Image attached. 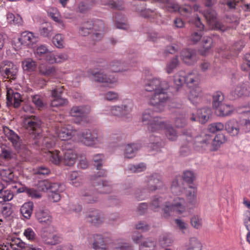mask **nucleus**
I'll list each match as a JSON object with an SVG mask.
<instances>
[{
  "mask_svg": "<svg viewBox=\"0 0 250 250\" xmlns=\"http://www.w3.org/2000/svg\"><path fill=\"white\" fill-rule=\"evenodd\" d=\"M166 123L158 117L153 118V121L148 125V129L151 132H156L166 127Z\"/></svg>",
  "mask_w": 250,
  "mask_h": 250,
  "instance_id": "nucleus-27",
  "label": "nucleus"
},
{
  "mask_svg": "<svg viewBox=\"0 0 250 250\" xmlns=\"http://www.w3.org/2000/svg\"><path fill=\"white\" fill-rule=\"evenodd\" d=\"M64 190V186L58 183H50L48 193L61 192Z\"/></svg>",
  "mask_w": 250,
  "mask_h": 250,
  "instance_id": "nucleus-58",
  "label": "nucleus"
},
{
  "mask_svg": "<svg viewBox=\"0 0 250 250\" xmlns=\"http://www.w3.org/2000/svg\"><path fill=\"white\" fill-rule=\"evenodd\" d=\"M24 124L29 131L30 138L28 144L31 147L45 153L55 145V142L50 138L42 139L41 121L38 117L28 116L25 119Z\"/></svg>",
  "mask_w": 250,
  "mask_h": 250,
  "instance_id": "nucleus-2",
  "label": "nucleus"
},
{
  "mask_svg": "<svg viewBox=\"0 0 250 250\" xmlns=\"http://www.w3.org/2000/svg\"><path fill=\"white\" fill-rule=\"evenodd\" d=\"M164 129H166L165 133L168 139L173 141L176 139L177 132L173 127L166 125V127Z\"/></svg>",
  "mask_w": 250,
  "mask_h": 250,
  "instance_id": "nucleus-49",
  "label": "nucleus"
},
{
  "mask_svg": "<svg viewBox=\"0 0 250 250\" xmlns=\"http://www.w3.org/2000/svg\"><path fill=\"white\" fill-rule=\"evenodd\" d=\"M80 141L86 146L93 145L97 143L101 142L102 140L97 136L96 133H92L88 129H85L78 134Z\"/></svg>",
  "mask_w": 250,
  "mask_h": 250,
  "instance_id": "nucleus-11",
  "label": "nucleus"
},
{
  "mask_svg": "<svg viewBox=\"0 0 250 250\" xmlns=\"http://www.w3.org/2000/svg\"><path fill=\"white\" fill-rule=\"evenodd\" d=\"M18 40L21 44L29 47L32 46L38 41V38L33 35V33L28 31L22 32Z\"/></svg>",
  "mask_w": 250,
  "mask_h": 250,
  "instance_id": "nucleus-21",
  "label": "nucleus"
},
{
  "mask_svg": "<svg viewBox=\"0 0 250 250\" xmlns=\"http://www.w3.org/2000/svg\"><path fill=\"white\" fill-rule=\"evenodd\" d=\"M35 215L38 222L42 225H50L52 223V216L47 209L40 208L36 209Z\"/></svg>",
  "mask_w": 250,
  "mask_h": 250,
  "instance_id": "nucleus-14",
  "label": "nucleus"
},
{
  "mask_svg": "<svg viewBox=\"0 0 250 250\" xmlns=\"http://www.w3.org/2000/svg\"><path fill=\"white\" fill-rule=\"evenodd\" d=\"M37 63L31 58H27L22 62V67L24 71L32 72L36 70Z\"/></svg>",
  "mask_w": 250,
  "mask_h": 250,
  "instance_id": "nucleus-37",
  "label": "nucleus"
},
{
  "mask_svg": "<svg viewBox=\"0 0 250 250\" xmlns=\"http://www.w3.org/2000/svg\"><path fill=\"white\" fill-rule=\"evenodd\" d=\"M92 247L95 250H106V245L104 237L101 234H94Z\"/></svg>",
  "mask_w": 250,
  "mask_h": 250,
  "instance_id": "nucleus-26",
  "label": "nucleus"
},
{
  "mask_svg": "<svg viewBox=\"0 0 250 250\" xmlns=\"http://www.w3.org/2000/svg\"><path fill=\"white\" fill-rule=\"evenodd\" d=\"M183 61L187 65H193L198 60L196 51L192 49H184L181 52Z\"/></svg>",
  "mask_w": 250,
  "mask_h": 250,
  "instance_id": "nucleus-16",
  "label": "nucleus"
},
{
  "mask_svg": "<svg viewBox=\"0 0 250 250\" xmlns=\"http://www.w3.org/2000/svg\"><path fill=\"white\" fill-rule=\"evenodd\" d=\"M178 8L173 12L178 11L179 13L184 16H187L191 14L192 9V8L186 5L185 7H181L177 4Z\"/></svg>",
  "mask_w": 250,
  "mask_h": 250,
  "instance_id": "nucleus-64",
  "label": "nucleus"
},
{
  "mask_svg": "<svg viewBox=\"0 0 250 250\" xmlns=\"http://www.w3.org/2000/svg\"><path fill=\"white\" fill-rule=\"evenodd\" d=\"M149 140L151 145L150 147L153 149L158 150L161 147L162 141L160 138L151 135L149 137Z\"/></svg>",
  "mask_w": 250,
  "mask_h": 250,
  "instance_id": "nucleus-50",
  "label": "nucleus"
},
{
  "mask_svg": "<svg viewBox=\"0 0 250 250\" xmlns=\"http://www.w3.org/2000/svg\"><path fill=\"white\" fill-rule=\"evenodd\" d=\"M38 71L40 75L49 77L55 75L56 73L55 67L42 63L38 67Z\"/></svg>",
  "mask_w": 250,
  "mask_h": 250,
  "instance_id": "nucleus-29",
  "label": "nucleus"
},
{
  "mask_svg": "<svg viewBox=\"0 0 250 250\" xmlns=\"http://www.w3.org/2000/svg\"><path fill=\"white\" fill-rule=\"evenodd\" d=\"M106 170L102 169L97 173L93 174L90 177V181L92 185L94 187H97L98 190L102 194L109 193L112 190L111 182L101 179V177L106 176Z\"/></svg>",
  "mask_w": 250,
  "mask_h": 250,
  "instance_id": "nucleus-3",
  "label": "nucleus"
},
{
  "mask_svg": "<svg viewBox=\"0 0 250 250\" xmlns=\"http://www.w3.org/2000/svg\"><path fill=\"white\" fill-rule=\"evenodd\" d=\"M156 246L155 240L152 238H148L141 243L139 250H153Z\"/></svg>",
  "mask_w": 250,
  "mask_h": 250,
  "instance_id": "nucleus-41",
  "label": "nucleus"
},
{
  "mask_svg": "<svg viewBox=\"0 0 250 250\" xmlns=\"http://www.w3.org/2000/svg\"><path fill=\"white\" fill-rule=\"evenodd\" d=\"M46 156L49 159V160L55 165H59L61 162H62V155L60 154V152L55 150L52 151L48 150L47 152H45Z\"/></svg>",
  "mask_w": 250,
  "mask_h": 250,
  "instance_id": "nucleus-36",
  "label": "nucleus"
},
{
  "mask_svg": "<svg viewBox=\"0 0 250 250\" xmlns=\"http://www.w3.org/2000/svg\"><path fill=\"white\" fill-rule=\"evenodd\" d=\"M89 108L85 105L74 106L72 107L70 111V115L76 119H78V123L80 121L85 119L86 115L89 113Z\"/></svg>",
  "mask_w": 250,
  "mask_h": 250,
  "instance_id": "nucleus-17",
  "label": "nucleus"
},
{
  "mask_svg": "<svg viewBox=\"0 0 250 250\" xmlns=\"http://www.w3.org/2000/svg\"><path fill=\"white\" fill-rule=\"evenodd\" d=\"M158 1L165 4L167 11L173 12L178 8L177 4L173 2L171 0H157Z\"/></svg>",
  "mask_w": 250,
  "mask_h": 250,
  "instance_id": "nucleus-55",
  "label": "nucleus"
},
{
  "mask_svg": "<svg viewBox=\"0 0 250 250\" xmlns=\"http://www.w3.org/2000/svg\"><path fill=\"white\" fill-rule=\"evenodd\" d=\"M13 198L12 192L9 190H3L0 194V203L11 200Z\"/></svg>",
  "mask_w": 250,
  "mask_h": 250,
  "instance_id": "nucleus-52",
  "label": "nucleus"
},
{
  "mask_svg": "<svg viewBox=\"0 0 250 250\" xmlns=\"http://www.w3.org/2000/svg\"><path fill=\"white\" fill-rule=\"evenodd\" d=\"M93 6L94 2L93 1H82L78 3L77 11L80 13H85L91 10Z\"/></svg>",
  "mask_w": 250,
  "mask_h": 250,
  "instance_id": "nucleus-34",
  "label": "nucleus"
},
{
  "mask_svg": "<svg viewBox=\"0 0 250 250\" xmlns=\"http://www.w3.org/2000/svg\"><path fill=\"white\" fill-rule=\"evenodd\" d=\"M213 40L209 37H205L202 40L203 48L200 50V54L206 56L212 47Z\"/></svg>",
  "mask_w": 250,
  "mask_h": 250,
  "instance_id": "nucleus-42",
  "label": "nucleus"
},
{
  "mask_svg": "<svg viewBox=\"0 0 250 250\" xmlns=\"http://www.w3.org/2000/svg\"><path fill=\"white\" fill-rule=\"evenodd\" d=\"M185 74L184 72H180L176 74L174 77V82L178 86H181L186 83Z\"/></svg>",
  "mask_w": 250,
  "mask_h": 250,
  "instance_id": "nucleus-61",
  "label": "nucleus"
},
{
  "mask_svg": "<svg viewBox=\"0 0 250 250\" xmlns=\"http://www.w3.org/2000/svg\"><path fill=\"white\" fill-rule=\"evenodd\" d=\"M0 74L10 82L16 81L18 75V68L11 62L2 61L0 63Z\"/></svg>",
  "mask_w": 250,
  "mask_h": 250,
  "instance_id": "nucleus-4",
  "label": "nucleus"
},
{
  "mask_svg": "<svg viewBox=\"0 0 250 250\" xmlns=\"http://www.w3.org/2000/svg\"><path fill=\"white\" fill-rule=\"evenodd\" d=\"M185 187L183 180L180 177H176L172 181L171 190L172 193L176 195L181 194L184 191Z\"/></svg>",
  "mask_w": 250,
  "mask_h": 250,
  "instance_id": "nucleus-25",
  "label": "nucleus"
},
{
  "mask_svg": "<svg viewBox=\"0 0 250 250\" xmlns=\"http://www.w3.org/2000/svg\"><path fill=\"white\" fill-rule=\"evenodd\" d=\"M3 130L5 135L12 143L16 149L19 150L21 148H25L24 146H21V140L14 131L6 126L3 127Z\"/></svg>",
  "mask_w": 250,
  "mask_h": 250,
  "instance_id": "nucleus-15",
  "label": "nucleus"
},
{
  "mask_svg": "<svg viewBox=\"0 0 250 250\" xmlns=\"http://www.w3.org/2000/svg\"><path fill=\"white\" fill-rule=\"evenodd\" d=\"M92 23L93 34L92 39L95 41H100L104 33V23L101 20H89Z\"/></svg>",
  "mask_w": 250,
  "mask_h": 250,
  "instance_id": "nucleus-12",
  "label": "nucleus"
},
{
  "mask_svg": "<svg viewBox=\"0 0 250 250\" xmlns=\"http://www.w3.org/2000/svg\"><path fill=\"white\" fill-rule=\"evenodd\" d=\"M224 97L223 93L219 91L215 92L213 95L212 106L214 109L218 108L221 105L223 104V101Z\"/></svg>",
  "mask_w": 250,
  "mask_h": 250,
  "instance_id": "nucleus-46",
  "label": "nucleus"
},
{
  "mask_svg": "<svg viewBox=\"0 0 250 250\" xmlns=\"http://www.w3.org/2000/svg\"><path fill=\"white\" fill-rule=\"evenodd\" d=\"M202 95V90L199 87H196L191 89L188 95V99L193 104L198 102Z\"/></svg>",
  "mask_w": 250,
  "mask_h": 250,
  "instance_id": "nucleus-43",
  "label": "nucleus"
},
{
  "mask_svg": "<svg viewBox=\"0 0 250 250\" xmlns=\"http://www.w3.org/2000/svg\"><path fill=\"white\" fill-rule=\"evenodd\" d=\"M202 248L201 243L196 237L190 238L186 245V250H202Z\"/></svg>",
  "mask_w": 250,
  "mask_h": 250,
  "instance_id": "nucleus-40",
  "label": "nucleus"
},
{
  "mask_svg": "<svg viewBox=\"0 0 250 250\" xmlns=\"http://www.w3.org/2000/svg\"><path fill=\"white\" fill-rule=\"evenodd\" d=\"M225 127V125L220 122L214 123L210 124L208 126V131L212 133L216 131L222 130Z\"/></svg>",
  "mask_w": 250,
  "mask_h": 250,
  "instance_id": "nucleus-56",
  "label": "nucleus"
},
{
  "mask_svg": "<svg viewBox=\"0 0 250 250\" xmlns=\"http://www.w3.org/2000/svg\"><path fill=\"white\" fill-rule=\"evenodd\" d=\"M92 25V22H90V21H84L80 27L79 33L83 36H86L91 34V37L92 38L93 34Z\"/></svg>",
  "mask_w": 250,
  "mask_h": 250,
  "instance_id": "nucleus-39",
  "label": "nucleus"
},
{
  "mask_svg": "<svg viewBox=\"0 0 250 250\" xmlns=\"http://www.w3.org/2000/svg\"><path fill=\"white\" fill-rule=\"evenodd\" d=\"M103 160L104 156L102 154H98L94 156L93 158V165L97 169H101V167L103 165Z\"/></svg>",
  "mask_w": 250,
  "mask_h": 250,
  "instance_id": "nucleus-63",
  "label": "nucleus"
},
{
  "mask_svg": "<svg viewBox=\"0 0 250 250\" xmlns=\"http://www.w3.org/2000/svg\"><path fill=\"white\" fill-rule=\"evenodd\" d=\"M141 146L138 144H130L126 146L125 150V156L127 158H132L135 156L136 152L140 149Z\"/></svg>",
  "mask_w": 250,
  "mask_h": 250,
  "instance_id": "nucleus-35",
  "label": "nucleus"
},
{
  "mask_svg": "<svg viewBox=\"0 0 250 250\" xmlns=\"http://www.w3.org/2000/svg\"><path fill=\"white\" fill-rule=\"evenodd\" d=\"M245 125L249 126L248 129L245 130L242 128V124H240L236 120L232 119L226 123L225 128L230 136H238L241 131L244 130V132H247L250 129V121L246 120Z\"/></svg>",
  "mask_w": 250,
  "mask_h": 250,
  "instance_id": "nucleus-8",
  "label": "nucleus"
},
{
  "mask_svg": "<svg viewBox=\"0 0 250 250\" xmlns=\"http://www.w3.org/2000/svg\"><path fill=\"white\" fill-rule=\"evenodd\" d=\"M249 94L247 86L242 83L238 84L234 89L231 91L230 96L232 100H234L242 96H248Z\"/></svg>",
  "mask_w": 250,
  "mask_h": 250,
  "instance_id": "nucleus-22",
  "label": "nucleus"
},
{
  "mask_svg": "<svg viewBox=\"0 0 250 250\" xmlns=\"http://www.w3.org/2000/svg\"><path fill=\"white\" fill-rule=\"evenodd\" d=\"M145 186L148 192H153L160 189L163 186L161 176L157 173H153L146 177Z\"/></svg>",
  "mask_w": 250,
  "mask_h": 250,
  "instance_id": "nucleus-9",
  "label": "nucleus"
},
{
  "mask_svg": "<svg viewBox=\"0 0 250 250\" xmlns=\"http://www.w3.org/2000/svg\"><path fill=\"white\" fill-rule=\"evenodd\" d=\"M169 87V84L167 81H161L157 78L150 79L146 83V90L154 92L149 99V104L153 106L154 111L161 112L165 110L167 103L170 99L167 92Z\"/></svg>",
  "mask_w": 250,
  "mask_h": 250,
  "instance_id": "nucleus-1",
  "label": "nucleus"
},
{
  "mask_svg": "<svg viewBox=\"0 0 250 250\" xmlns=\"http://www.w3.org/2000/svg\"><path fill=\"white\" fill-rule=\"evenodd\" d=\"M233 111L232 107L223 104L216 109V112L221 116H227L230 115Z\"/></svg>",
  "mask_w": 250,
  "mask_h": 250,
  "instance_id": "nucleus-45",
  "label": "nucleus"
},
{
  "mask_svg": "<svg viewBox=\"0 0 250 250\" xmlns=\"http://www.w3.org/2000/svg\"><path fill=\"white\" fill-rule=\"evenodd\" d=\"M52 42L57 48H62L63 47V37L62 34L56 35L52 39Z\"/></svg>",
  "mask_w": 250,
  "mask_h": 250,
  "instance_id": "nucleus-53",
  "label": "nucleus"
},
{
  "mask_svg": "<svg viewBox=\"0 0 250 250\" xmlns=\"http://www.w3.org/2000/svg\"><path fill=\"white\" fill-rule=\"evenodd\" d=\"M19 186L17 193L26 192L28 196L34 198H40L41 197V194L34 188H28L21 184H19Z\"/></svg>",
  "mask_w": 250,
  "mask_h": 250,
  "instance_id": "nucleus-31",
  "label": "nucleus"
},
{
  "mask_svg": "<svg viewBox=\"0 0 250 250\" xmlns=\"http://www.w3.org/2000/svg\"><path fill=\"white\" fill-rule=\"evenodd\" d=\"M26 244L19 238H14L11 239L10 246L14 250H24Z\"/></svg>",
  "mask_w": 250,
  "mask_h": 250,
  "instance_id": "nucleus-47",
  "label": "nucleus"
},
{
  "mask_svg": "<svg viewBox=\"0 0 250 250\" xmlns=\"http://www.w3.org/2000/svg\"><path fill=\"white\" fill-rule=\"evenodd\" d=\"M0 175L2 180L7 183H15L17 180L13 171L10 169H2L0 171Z\"/></svg>",
  "mask_w": 250,
  "mask_h": 250,
  "instance_id": "nucleus-33",
  "label": "nucleus"
},
{
  "mask_svg": "<svg viewBox=\"0 0 250 250\" xmlns=\"http://www.w3.org/2000/svg\"><path fill=\"white\" fill-rule=\"evenodd\" d=\"M173 241L169 235L167 234H163L160 236V243L163 247H166L170 246Z\"/></svg>",
  "mask_w": 250,
  "mask_h": 250,
  "instance_id": "nucleus-59",
  "label": "nucleus"
},
{
  "mask_svg": "<svg viewBox=\"0 0 250 250\" xmlns=\"http://www.w3.org/2000/svg\"><path fill=\"white\" fill-rule=\"evenodd\" d=\"M39 191H48L50 186V182L47 180H41L36 185Z\"/></svg>",
  "mask_w": 250,
  "mask_h": 250,
  "instance_id": "nucleus-62",
  "label": "nucleus"
},
{
  "mask_svg": "<svg viewBox=\"0 0 250 250\" xmlns=\"http://www.w3.org/2000/svg\"><path fill=\"white\" fill-rule=\"evenodd\" d=\"M41 237L45 243L51 245H56L62 241L60 236L50 232L47 229L42 230Z\"/></svg>",
  "mask_w": 250,
  "mask_h": 250,
  "instance_id": "nucleus-19",
  "label": "nucleus"
},
{
  "mask_svg": "<svg viewBox=\"0 0 250 250\" xmlns=\"http://www.w3.org/2000/svg\"><path fill=\"white\" fill-rule=\"evenodd\" d=\"M146 169V166L144 163H140L135 165H130L128 170L133 173H138L144 171Z\"/></svg>",
  "mask_w": 250,
  "mask_h": 250,
  "instance_id": "nucleus-54",
  "label": "nucleus"
},
{
  "mask_svg": "<svg viewBox=\"0 0 250 250\" xmlns=\"http://www.w3.org/2000/svg\"><path fill=\"white\" fill-rule=\"evenodd\" d=\"M198 119L201 124H205L209 119L211 115V110L208 107H204L197 110Z\"/></svg>",
  "mask_w": 250,
  "mask_h": 250,
  "instance_id": "nucleus-32",
  "label": "nucleus"
},
{
  "mask_svg": "<svg viewBox=\"0 0 250 250\" xmlns=\"http://www.w3.org/2000/svg\"><path fill=\"white\" fill-rule=\"evenodd\" d=\"M204 16L207 21L211 24L214 30L225 32L227 30V27L224 25L220 21L217 19V13L215 10L208 8L204 11Z\"/></svg>",
  "mask_w": 250,
  "mask_h": 250,
  "instance_id": "nucleus-7",
  "label": "nucleus"
},
{
  "mask_svg": "<svg viewBox=\"0 0 250 250\" xmlns=\"http://www.w3.org/2000/svg\"><path fill=\"white\" fill-rule=\"evenodd\" d=\"M62 162L68 166H71L74 164L77 158V155L74 150L71 148H65L62 151Z\"/></svg>",
  "mask_w": 250,
  "mask_h": 250,
  "instance_id": "nucleus-20",
  "label": "nucleus"
},
{
  "mask_svg": "<svg viewBox=\"0 0 250 250\" xmlns=\"http://www.w3.org/2000/svg\"><path fill=\"white\" fill-rule=\"evenodd\" d=\"M212 140V135L202 134L197 136L194 139L193 146L197 150L205 149L206 147Z\"/></svg>",
  "mask_w": 250,
  "mask_h": 250,
  "instance_id": "nucleus-13",
  "label": "nucleus"
},
{
  "mask_svg": "<svg viewBox=\"0 0 250 250\" xmlns=\"http://www.w3.org/2000/svg\"><path fill=\"white\" fill-rule=\"evenodd\" d=\"M196 189L193 187L189 186L186 191V200L188 203L192 206L197 203Z\"/></svg>",
  "mask_w": 250,
  "mask_h": 250,
  "instance_id": "nucleus-30",
  "label": "nucleus"
},
{
  "mask_svg": "<svg viewBox=\"0 0 250 250\" xmlns=\"http://www.w3.org/2000/svg\"><path fill=\"white\" fill-rule=\"evenodd\" d=\"M85 218L87 222L94 226L99 225L103 222L101 214L98 210L89 211Z\"/></svg>",
  "mask_w": 250,
  "mask_h": 250,
  "instance_id": "nucleus-23",
  "label": "nucleus"
},
{
  "mask_svg": "<svg viewBox=\"0 0 250 250\" xmlns=\"http://www.w3.org/2000/svg\"><path fill=\"white\" fill-rule=\"evenodd\" d=\"M93 185L86 187L80 190V197L81 199L85 203L94 204L99 201V193H101Z\"/></svg>",
  "mask_w": 250,
  "mask_h": 250,
  "instance_id": "nucleus-6",
  "label": "nucleus"
},
{
  "mask_svg": "<svg viewBox=\"0 0 250 250\" xmlns=\"http://www.w3.org/2000/svg\"><path fill=\"white\" fill-rule=\"evenodd\" d=\"M72 131L65 128L61 129L58 133L59 138L62 141L69 140L72 138Z\"/></svg>",
  "mask_w": 250,
  "mask_h": 250,
  "instance_id": "nucleus-51",
  "label": "nucleus"
},
{
  "mask_svg": "<svg viewBox=\"0 0 250 250\" xmlns=\"http://www.w3.org/2000/svg\"><path fill=\"white\" fill-rule=\"evenodd\" d=\"M110 72L105 65L99 70H93L91 72L93 80L98 83H114L117 80L114 76L109 75Z\"/></svg>",
  "mask_w": 250,
  "mask_h": 250,
  "instance_id": "nucleus-5",
  "label": "nucleus"
},
{
  "mask_svg": "<svg viewBox=\"0 0 250 250\" xmlns=\"http://www.w3.org/2000/svg\"><path fill=\"white\" fill-rule=\"evenodd\" d=\"M6 99L7 105L10 106L13 105L15 108L19 107L21 102V94L18 92H14L12 89H7Z\"/></svg>",
  "mask_w": 250,
  "mask_h": 250,
  "instance_id": "nucleus-18",
  "label": "nucleus"
},
{
  "mask_svg": "<svg viewBox=\"0 0 250 250\" xmlns=\"http://www.w3.org/2000/svg\"><path fill=\"white\" fill-rule=\"evenodd\" d=\"M182 179L183 181H185L188 184H191L195 179L194 173L191 171H185L183 172Z\"/></svg>",
  "mask_w": 250,
  "mask_h": 250,
  "instance_id": "nucleus-60",
  "label": "nucleus"
},
{
  "mask_svg": "<svg viewBox=\"0 0 250 250\" xmlns=\"http://www.w3.org/2000/svg\"><path fill=\"white\" fill-rule=\"evenodd\" d=\"M51 26L50 23H42L40 28L39 31L41 36L44 37H49L51 36Z\"/></svg>",
  "mask_w": 250,
  "mask_h": 250,
  "instance_id": "nucleus-48",
  "label": "nucleus"
},
{
  "mask_svg": "<svg viewBox=\"0 0 250 250\" xmlns=\"http://www.w3.org/2000/svg\"><path fill=\"white\" fill-rule=\"evenodd\" d=\"M185 199L178 197H176L172 205H166L164 208V211L167 216L169 215L170 212L173 211L177 214H182L185 211L184 206Z\"/></svg>",
  "mask_w": 250,
  "mask_h": 250,
  "instance_id": "nucleus-10",
  "label": "nucleus"
},
{
  "mask_svg": "<svg viewBox=\"0 0 250 250\" xmlns=\"http://www.w3.org/2000/svg\"><path fill=\"white\" fill-rule=\"evenodd\" d=\"M131 111V108L127 105L114 106L111 108V114L116 116L123 117L128 115Z\"/></svg>",
  "mask_w": 250,
  "mask_h": 250,
  "instance_id": "nucleus-24",
  "label": "nucleus"
},
{
  "mask_svg": "<svg viewBox=\"0 0 250 250\" xmlns=\"http://www.w3.org/2000/svg\"><path fill=\"white\" fill-rule=\"evenodd\" d=\"M105 66L112 72H122L126 70L125 63L118 60L113 61Z\"/></svg>",
  "mask_w": 250,
  "mask_h": 250,
  "instance_id": "nucleus-28",
  "label": "nucleus"
},
{
  "mask_svg": "<svg viewBox=\"0 0 250 250\" xmlns=\"http://www.w3.org/2000/svg\"><path fill=\"white\" fill-rule=\"evenodd\" d=\"M15 154L11 148L4 145L0 146V156L3 159L9 160L14 158Z\"/></svg>",
  "mask_w": 250,
  "mask_h": 250,
  "instance_id": "nucleus-44",
  "label": "nucleus"
},
{
  "mask_svg": "<svg viewBox=\"0 0 250 250\" xmlns=\"http://www.w3.org/2000/svg\"><path fill=\"white\" fill-rule=\"evenodd\" d=\"M179 64V60L177 56H175L169 62H168L167 64V73H171L173 69L176 68L177 65Z\"/></svg>",
  "mask_w": 250,
  "mask_h": 250,
  "instance_id": "nucleus-57",
  "label": "nucleus"
},
{
  "mask_svg": "<svg viewBox=\"0 0 250 250\" xmlns=\"http://www.w3.org/2000/svg\"><path fill=\"white\" fill-rule=\"evenodd\" d=\"M33 203L28 202L24 203L21 208V213L24 217L29 219L33 212Z\"/></svg>",
  "mask_w": 250,
  "mask_h": 250,
  "instance_id": "nucleus-38",
  "label": "nucleus"
}]
</instances>
